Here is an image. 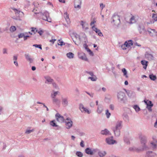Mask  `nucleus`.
I'll use <instances>...</instances> for the list:
<instances>
[{
	"label": "nucleus",
	"mask_w": 157,
	"mask_h": 157,
	"mask_svg": "<svg viewBox=\"0 0 157 157\" xmlns=\"http://www.w3.org/2000/svg\"><path fill=\"white\" fill-rule=\"evenodd\" d=\"M64 17L68 24H69L70 22V19L69 18V15L67 12L65 13L63 15Z\"/></svg>",
	"instance_id": "27"
},
{
	"label": "nucleus",
	"mask_w": 157,
	"mask_h": 157,
	"mask_svg": "<svg viewBox=\"0 0 157 157\" xmlns=\"http://www.w3.org/2000/svg\"><path fill=\"white\" fill-rule=\"evenodd\" d=\"M79 108L82 112H84L85 113H87L88 114L90 113V111L87 109L85 108L82 104H79Z\"/></svg>",
	"instance_id": "17"
},
{
	"label": "nucleus",
	"mask_w": 157,
	"mask_h": 157,
	"mask_svg": "<svg viewBox=\"0 0 157 157\" xmlns=\"http://www.w3.org/2000/svg\"><path fill=\"white\" fill-rule=\"evenodd\" d=\"M80 145L82 147H83L84 146V141L83 140H82L80 143Z\"/></svg>",
	"instance_id": "62"
},
{
	"label": "nucleus",
	"mask_w": 157,
	"mask_h": 157,
	"mask_svg": "<svg viewBox=\"0 0 157 157\" xmlns=\"http://www.w3.org/2000/svg\"><path fill=\"white\" fill-rule=\"evenodd\" d=\"M82 3L81 0H75L74 4L81 5Z\"/></svg>",
	"instance_id": "42"
},
{
	"label": "nucleus",
	"mask_w": 157,
	"mask_h": 157,
	"mask_svg": "<svg viewBox=\"0 0 157 157\" xmlns=\"http://www.w3.org/2000/svg\"><path fill=\"white\" fill-rule=\"evenodd\" d=\"M85 72L89 74L91 76H93L94 75L93 72L92 71H86Z\"/></svg>",
	"instance_id": "54"
},
{
	"label": "nucleus",
	"mask_w": 157,
	"mask_h": 157,
	"mask_svg": "<svg viewBox=\"0 0 157 157\" xmlns=\"http://www.w3.org/2000/svg\"><path fill=\"white\" fill-rule=\"evenodd\" d=\"M105 114L107 118H109L111 115V113L109 112V111L108 109H107L105 111Z\"/></svg>",
	"instance_id": "41"
},
{
	"label": "nucleus",
	"mask_w": 157,
	"mask_h": 157,
	"mask_svg": "<svg viewBox=\"0 0 157 157\" xmlns=\"http://www.w3.org/2000/svg\"><path fill=\"white\" fill-rule=\"evenodd\" d=\"M76 154L78 157H82L83 155V154L79 151H77Z\"/></svg>",
	"instance_id": "40"
},
{
	"label": "nucleus",
	"mask_w": 157,
	"mask_h": 157,
	"mask_svg": "<svg viewBox=\"0 0 157 157\" xmlns=\"http://www.w3.org/2000/svg\"><path fill=\"white\" fill-rule=\"evenodd\" d=\"M28 33H20L18 35V36L19 38H21L24 37L25 34H27Z\"/></svg>",
	"instance_id": "43"
},
{
	"label": "nucleus",
	"mask_w": 157,
	"mask_h": 157,
	"mask_svg": "<svg viewBox=\"0 0 157 157\" xmlns=\"http://www.w3.org/2000/svg\"><path fill=\"white\" fill-rule=\"evenodd\" d=\"M34 131V129H32V130H28L27 129L25 132V133L27 134H29L31 132H33Z\"/></svg>",
	"instance_id": "48"
},
{
	"label": "nucleus",
	"mask_w": 157,
	"mask_h": 157,
	"mask_svg": "<svg viewBox=\"0 0 157 157\" xmlns=\"http://www.w3.org/2000/svg\"><path fill=\"white\" fill-rule=\"evenodd\" d=\"M56 120L59 122L62 123L63 122L64 120L63 117L61 116L59 113H57L55 115Z\"/></svg>",
	"instance_id": "13"
},
{
	"label": "nucleus",
	"mask_w": 157,
	"mask_h": 157,
	"mask_svg": "<svg viewBox=\"0 0 157 157\" xmlns=\"http://www.w3.org/2000/svg\"><path fill=\"white\" fill-rule=\"evenodd\" d=\"M67 57L69 59H73L74 57V54L71 52H69L67 53L66 54Z\"/></svg>",
	"instance_id": "29"
},
{
	"label": "nucleus",
	"mask_w": 157,
	"mask_h": 157,
	"mask_svg": "<svg viewBox=\"0 0 157 157\" xmlns=\"http://www.w3.org/2000/svg\"><path fill=\"white\" fill-rule=\"evenodd\" d=\"M145 147L144 146V147H142L136 148L134 147L133 148H130L129 149L130 151L133 150L137 152H140L143 151L144 150H147L148 149L145 148Z\"/></svg>",
	"instance_id": "9"
},
{
	"label": "nucleus",
	"mask_w": 157,
	"mask_h": 157,
	"mask_svg": "<svg viewBox=\"0 0 157 157\" xmlns=\"http://www.w3.org/2000/svg\"><path fill=\"white\" fill-rule=\"evenodd\" d=\"M65 122L66 126V128L67 129H69L72 127L73 125L72 121H71L70 122H67V121H66Z\"/></svg>",
	"instance_id": "26"
},
{
	"label": "nucleus",
	"mask_w": 157,
	"mask_h": 157,
	"mask_svg": "<svg viewBox=\"0 0 157 157\" xmlns=\"http://www.w3.org/2000/svg\"><path fill=\"white\" fill-rule=\"evenodd\" d=\"M98 149H91V148L88 147L85 150V152L88 155H93L95 152L98 151Z\"/></svg>",
	"instance_id": "6"
},
{
	"label": "nucleus",
	"mask_w": 157,
	"mask_h": 157,
	"mask_svg": "<svg viewBox=\"0 0 157 157\" xmlns=\"http://www.w3.org/2000/svg\"><path fill=\"white\" fill-rule=\"evenodd\" d=\"M112 23L117 27H118L121 22L119 16L114 14L112 18Z\"/></svg>",
	"instance_id": "3"
},
{
	"label": "nucleus",
	"mask_w": 157,
	"mask_h": 157,
	"mask_svg": "<svg viewBox=\"0 0 157 157\" xmlns=\"http://www.w3.org/2000/svg\"><path fill=\"white\" fill-rule=\"evenodd\" d=\"M124 142L127 144H129L130 143L128 139L126 137H124Z\"/></svg>",
	"instance_id": "52"
},
{
	"label": "nucleus",
	"mask_w": 157,
	"mask_h": 157,
	"mask_svg": "<svg viewBox=\"0 0 157 157\" xmlns=\"http://www.w3.org/2000/svg\"><path fill=\"white\" fill-rule=\"evenodd\" d=\"M74 36L76 39H78L79 41H81V38L79 35L75 34H74Z\"/></svg>",
	"instance_id": "49"
},
{
	"label": "nucleus",
	"mask_w": 157,
	"mask_h": 157,
	"mask_svg": "<svg viewBox=\"0 0 157 157\" xmlns=\"http://www.w3.org/2000/svg\"><path fill=\"white\" fill-rule=\"evenodd\" d=\"M109 108L112 110H114V108L113 105L112 104L110 105H109Z\"/></svg>",
	"instance_id": "60"
},
{
	"label": "nucleus",
	"mask_w": 157,
	"mask_h": 157,
	"mask_svg": "<svg viewBox=\"0 0 157 157\" xmlns=\"http://www.w3.org/2000/svg\"><path fill=\"white\" fill-rule=\"evenodd\" d=\"M87 51L89 53V54L91 56H93L94 55L93 52L90 49H87Z\"/></svg>",
	"instance_id": "50"
},
{
	"label": "nucleus",
	"mask_w": 157,
	"mask_h": 157,
	"mask_svg": "<svg viewBox=\"0 0 157 157\" xmlns=\"http://www.w3.org/2000/svg\"><path fill=\"white\" fill-rule=\"evenodd\" d=\"M128 96L131 98H135L136 97V94L135 92L132 90H125Z\"/></svg>",
	"instance_id": "14"
},
{
	"label": "nucleus",
	"mask_w": 157,
	"mask_h": 157,
	"mask_svg": "<svg viewBox=\"0 0 157 157\" xmlns=\"http://www.w3.org/2000/svg\"><path fill=\"white\" fill-rule=\"evenodd\" d=\"M149 77L151 80L153 81L155 80L156 78V76L153 74L150 75H149Z\"/></svg>",
	"instance_id": "35"
},
{
	"label": "nucleus",
	"mask_w": 157,
	"mask_h": 157,
	"mask_svg": "<svg viewBox=\"0 0 157 157\" xmlns=\"http://www.w3.org/2000/svg\"><path fill=\"white\" fill-rule=\"evenodd\" d=\"M85 92L88 95H89L90 97L92 98L94 96V94L92 93H89L86 91H85Z\"/></svg>",
	"instance_id": "53"
},
{
	"label": "nucleus",
	"mask_w": 157,
	"mask_h": 157,
	"mask_svg": "<svg viewBox=\"0 0 157 157\" xmlns=\"http://www.w3.org/2000/svg\"><path fill=\"white\" fill-rule=\"evenodd\" d=\"M53 91L54 92L53 93H52L51 95V97L52 98H55L57 94L59 93V92L58 91Z\"/></svg>",
	"instance_id": "33"
},
{
	"label": "nucleus",
	"mask_w": 157,
	"mask_h": 157,
	"mask_svg": "<svg viewBox=\"0 0 157 157\" xmlns=\"http://www.w3.org/2000/svg\"><path fill=\"white\" fill-rule=\"evenodd\" d=\"M138 30L140 34L142 35L147 34V31L145 29L144 26L143 25H139L138 26Z\"/></svg>",
	"instance_id": "5"
},
{
	"label": "nucleus",
	"mask_w": 157,
	"mask_h": 157,
	"mask_svg": "<svg viewBox=\"0 0 157 157\" xmlns=\"http://www.w3.org/2000/svg\"><path fill=\"white\" fill-rule=\"evenodd\" d=\"M52 102L53 104H55L58 105L60 103V100L57 98H52Z\"/></svg>",
	"instance_id": "28"
},
{
	"label": "nucleus",
	"mask_w": 157,
	"mask_h": 157,
	"mask_svg": "<svg viewBox=\"0 0 157 157\" xmlns=\"http://www.w3.org/2000/svg\"><path fill=\"white\" fill-rule=\"evenodd\" d=\"M50 124L53 127H59V126L57 125L56 123H55V120L51 121L50 122Z\"/></svg>",
	"instance_id": "30"
},
{
	"label": "nucleus",
	"mask_w": 157,
	"mask_h": 157,
	"mask_svg": "<svg viewBox=\"0 0 157 157\" xmlns=\"http://www.w3.org/2000/svg\"><path fill=\"white\" fill-rule=\"evenodd\" d=\"M133 108L135 109L136 112H137L140 110V109L137 105H135L133 106Z\"/></svg>",
	"instance_id": "37"
},
{
	"label": "nucleus",
	"mask_w": 157,
	"mask_h": 157,
	"mask_svg": "<svg viewBox=\"0 0 157 157\" xmlns=\"http://www.w3.org/2000/svg\"><path fill=\"white\" fill-rule=\"evenodd\" d=\"M12 9L14 11V12H16V14H19L20 12V11H18V10L14 8H12Z\"/></svg>",
	"instance_id": "55"
},
{
	"label": "nucleus",
	"mask_w": 157,
	"mask_h": 157,
	"mask_svg": "<svg viewBox=\"0 0 157 157\" xmlns=\"http://www.w3.org/2000/svg\"><path fill=\"white\" fill-rule=\"evenodd\" d=\"M141 143L142 144V147H145L147 149H149L148 147L146 145L147 142V138L145 136H143L140 137Z\"/></svg>",
	"instance_id": "8"
},
{
	"label": "nucleus",
	"mask_w": 157,
	"mask_h": 157,
	"mask_svg": "<svg viewBox=\"0 0 157 157\" xmlns=\"http://www.w3.org/2000/svg\"><path fill=\"white\" fill-rule=\"evenodd\" d=\"M31 32H33L34 33V34L36 33L38 31L37 29L36 28H31Z\"/></svg>",
	"instance_id": "51"
},
{
	"label": "nucleus",
	"mask_w": 157,
	"mask_h": 157,
	"mask_svg": "<svg viewBox=\"0 0 157 157\" xmlns=\"http://www.w3.org/2000/svg\"><path fill=\"white\" fill-rule=\"evenodd\" d=\"M37 32H38L40 36H41L44 33V31L43 30H40L38 31H37Z\"/></svg>",
	"instance_id": "61"
},
{
	"label": "nucleus",
	"mask_w": 157,
	"mask_h": 157,
	"mask_svg": "<svg viewBox=\"0 0 157 157\" xmlns=\"http://www.w3.org/2000/svg\"><path fill=\"white\" fill-rule=\"evenodd\" d=\"M92 29L96 33H97L99 36H103V35L100 30L97 29V28H96L94 25L92 26Z\"/></svg>",
	"instance_id": "18"
},
{
	"label": "nucleus",
	"mask_w": 157,
	"mask_h": 157,
	"mask_svg": "<svg viewBox=\"0 0 157 157\" xmlns=\"http://www.w3.org/2000/svg\"><path fill=\"white\" fill-rule=\"evenodd\" d=\"M106 154V153L105 151H101L98 152V154L100 157H103Z\"/></svg>",
	"instance_id": "32"
},
{
	"label": "nucleus",
	"mask_w": 157,
	"mask_h": 157,
	"mask_svg": "<svg viewBox=\"0 0 157 157\" xmlns=\"http://www.w3.org/2000/svg\"><path fill=\"white\" fill-rule=\"evenodd\" d=\"M78 57L79 58L85 61L88 62V60L84 53H78Z\"/></svg>",
	"instance_id": "15"
},
{
	"label": "nucleus",
	"mask_w": 157,
	"mask_h": 157,
	"mask_svg": "<svg viewBox=\"0 0 157 157\" xmlns=\"http://www.w3.org/2000/svg\"><path fill=\"white\" fill-rule=\"evenodd\" d=\"M3 53L4 54H7V49L6 48H4L3 49Z\"/></svg>",
	"instance_id": "57"
},
{
	"label": "nucleus",
	"mask_w": 157,
	"mask_h": 157,
	"mask_svg": "<svg viewBox=\"0 0 157 157\" xmlns=\"http://www.w3.org/2000/svg\"><path fill=\"white\" fill-rule=\"evenodd\" d=\"M52 84L53 87L54 88L57 89H59L58 86H57V85L55 82H52Z\"/></svg>",
	"instance_id": "47"
},
{
	"label": "nucleus",
	"mask_w": 157,
	"mask_h": 157,
	"mask_svg": "<svg viewBox=\"0 0 157 157\" xmlns=\"http://www.w3.org/2000/svg\"><path fill=\"white\" fill-rule=\"evenodd\" d=\"M75 7V8H78L79 9L81 8V5L79 4H74Z\"/></svg>",
	"instance_id": "59"
},
{
	"label": "nucleus",
	"mask_w": 157,
	"mask_h": 157,
	"mask_svg": "<svg viewBox=\"0 0 157 157\" xmlns=\"http://www.w3.org/2000/svg\"><path fill=\"white\" fill-rule=\"evenodd\" d=\"M33 46L35 47L36 48H38L39 49L42 50V48L41 47V44H34L33 45Z\"/></svg>",
	"instance_id": "45"
},
{
	"label": "nucleus",
	"mask_w": 157,
	"mask_h": 157,
	"mask_svg": "<svg viewBox=\"0 0 157 157\" xmlns=\"http://www.w3.org/2000/svg\"><path fill=\"white\" fill-rule=\"evenodd\" d=\"M26 60L28 61L30 63H33L34 60V58L31 57V56L29 54L26 53L24 55Z\"/></svg>",
	"instance_id": "16"
},
{
	"label": "nucleus",
	"mask_w": 157,
	"mask_h": 157,
	"mask_svg": "<svg viewBox=\"0 0 157 157\" xmlns=\"http://www.w3.org/2000/svg\"><path fill=\"white\" fill-rule=\"evenodd\" d=\"M151 31L148 30L149 34L151 36H157V33L155 29H151Z\"/></svg>",
	"instance_id": "22"
},
{
	"label": "nucleus",
	"mask_w": 157,
	"mask_h": 157,
	"mask_svg": "<svg viewBox=\"0 0 157 157\" xmlns=\"http://www.w3.org/2000/svg\"><path fill=\"white\" fill-rule=\"evenodd\" d=\"M122 72L123 73L124 75H123L126 78H128V76L127 75V71L126 69L124 68L122 70Z\"/></svg>",
	"instance_id": "38"
},
{
	"label": "nucleus",
	"mask_w": 157,
	"mask_h": 157,
	"mask_svg": "<svg viewBox=\"0 0 157 157\" xmlns=\"http://www.w3.org/2000/svg\"><path fill=\"white\" fill-rule=\"evenodd\" d=\"M144 101L146 105V108L148 109L149 111L150 112H151L152 111L151 108L153 105L152 102L151 101H149L148 100H144Z\"/></svg>",
	"instance_id": "4"
},
{
	"label": "nucleus",
	"mask_w": 157,
	"mask_h": 157,
	"mask_svg": "<svg viewBox=\"0 0 157 157\" xmlns=\"http://www.w3.org/2000/svg\"><path fill=\"white\" fill-rule=\"evenodd\" d=\"M128 47V43H127V41H126L124 42V44L122 45L121 46V48L123 50H125L126 49V48H123V47Z\"/></svg>",
	"instance_id": "36"
},
{
	"label": "nucleus",
	"mask_w": 157,
	"mask_h": 157,
	"mask_svg": "<svg viewBox=\"0 0 157 157\" xmlns=\"http://www.w3.org/2000/svg\"><path fill=\"white\" fill-rule=\"evenodd\" d=\"M44 78L46 80V81L45 82V83H46L51 84L54 82L53 79L51 78L49 76H45L44 77Z\"/></svg>",
	"instance_id": "20"
},
{
	"label": "nucleus",
	"mask_w": 157,
	"mask_h": 157,
	"mask_svg": "<svg viewBox=\"0 0 157 157\" xmlns=\"http://www.w3.org/2000/svg\"><path fill=\"white\" fill-rule=\"evenodd\" d=\"M103 111V107L101 105H99L98 106L97 110V112L98 113H101Z\"/></svg>",
	"instance_id": "34"
},
{
	"label": "nucleus",
	"mask_w": 157,
	"mask_h": 157,
	"mask_svg": "<svg viewBox=\"0 0 157 157\" xmlns=\"http://www.w3.org/2000/svg\"><path fill=\"white\" fill-rule=\"evenodd\" d=\"M101 133L102 135L105 136L110 135H111L109 131L107 129H105L104 130H101Z\"/></svg>",
	"instance_id": "21"
},
{
	"label": "nucleus",
	"mask_w": 157,
	"mask_h": 157,
	"mask_svg": "<svg viewBox=\"0 0 157 157\" xmlns=\"http://www.w3.org/2000/svg\"><path fill=\"white\" fill-rule=\"evenodd\" d=\"M156 154L151 151H148L146 153L145 157H154Z\"/></svg>",
	"instance_id": "19"
},
{
	"label": "nucleus",
	"mask_w": 157,
	"mask_h": 157,
	"mask_svg": "<svg viewBox=\"0 0 157 157\" xmlns=\"http://www.w3.org/2000/svg\"><path fill=\"white\" fill-rule=\"evenodd\" d=\"M43 14H44L45 16V17H42V19L43 20H45L49 22H52L51 19L49 17V13L47 11H45V13H44Z\"/></svg>",
	"instance_id": "10"
},
{
	"label": "nucleus",
	"mask_w": 157,
	"mask_h": 157,
	"mask_svg": "<svg viewBox=\"0 0 157 157\" xmlns=\"http://www.w3.org/2000/svg\"><path fill=\"white\" fill-rule=\"evenodd\" d=\"M152 18L154 21H151V23L152 24L154 23V21H157V14L153 13L152 14Z\"/></svg>",
	"instance_id": "31"
},
{
	"label": "nucleus",
	"mask_w": 157,
	"mask_h": 157,
	"mask_svg": "<svg viewBox=\"0 0 157 157\" xmlns=\"http://www.w3.org/2000/svg\"><path fill=\"white\" fill-rule=\"evenodd\" d=\"M83 46L85 48V49L86 50V51L87 50V49H89L88 47V45L86 44H83Z\"/></svg>",
	"instance_id": "63"
},
{
	"label": "nucleus",
	"mask_w": 157,
	"mask_h": 157,
	"mask_svg": "<svg viewBox=\"0 0 157 157\" xmlns=\"http://www.w3.org/2000/svg\"><path fill=\"white\" fill-rule=\"evenodd\" d=\"M122 122L121 121H118L116 124L115 127L112 128L115 135L116 136H119L120 134V130L122 128Z\"/></svg>",
	"instance_id": "1"
},
{
	"label": "nucleus",
	"mask_w": 157,
	"mask_h": 157,
	"mask_svg": "<svg viewBox=\"0 0 157 157\" xmlns=\"http://www.w3.org/2000/svg\"><path fill=\"white\" fill-rule=\"evenodd\" d=\"M118 100L120 102L125 103L126 100V97L125 94L123 92H120L117 94Z\"/></svg>",
	"instance_id": "2"
},
{
	"label": "nucleus",
	"mask_w": 157,
	"mask_h": 157,
	"mask_svg": "<svg viewBox=\"0 0 157 157\" xmlns=\"http://www.w3.org/2000/svg\"><path fill=\"white\" fill-rule=\"evenodd\" d=\"M113 136L107 138L105 139L106 143L108 144H113L114 143H116L117 142L115 140H113Z\"/></svg>",
	"instance_id": "12"
},
{
	"label": "nucleus",
	"mask_w": 157,
	"mask_h": 157,
	"mask_svg": "<svg viewBox=\"0 0 157 157\" xmlns=\"http://www.w3.org/2000/svg\"><path fill=\"white\" fill-rule=\"evenodd\" d=\"M145 57L149 60H151L153 58V56L151 54L148 53L147 52H146L145 54Z\"/></svg>",
	"instance_id": "23"
},
{
	"label": "nucleus",
	"mask_w": 157,
	"mask_h": 157,
	"mask_svg": "<svg viewBox=\"0 0 157 157\" xmlns=\"http://www.w3.org/2000/svg\"><path fill=\"white\" fill-rule=\"evenodd\" d=\"M148 62L145 60H142L141 61V64L143 66V68L144 69H146L147 66L148 65Z\"/></svg>",
	"instance_id": "25"
},
{
	"label": "nucleus",
	"mask_w": 157,
	"mask_h": 157,
	"mask_svg": "<svg viewBox=\"0 0 157 157\" xmlns=\"http://www.w3.org/2000/svg\"><path fill=\"white\" fill-rule=\"evenodd\" d=\"M128 44V47H131L133 44V42L132 40H129L127 41Z\"/></svg>",
	"instance_id": "44"
},
{
	"label": "nucleus",
	"mask_w": 157,
	"mask_h": 157,
	"mask_svg": "<svg viewBox=\"0 0 157 157\" xmlns=\"http://www.w3.org/2000/svg\"><path fill=\"white\" fill-rule=\"evenodd\" d=\"M122 117L123 120L126 122H128L129 121V117L126 113H124L122 115Z\"/></svg>",
	"instance_id": "24"
},
{
	"label": "nucleus",
	"mask_w": 157,
	"mask_h": 157,
	"mask_svg": "<svg viewBox=\"0 0 157 157\" xmlns=\"http://www.w3.org/2000/svg\"><path fill=\"white\" fill-rule=\"evenodd\" d=\"M96 22V21L95 20V19H94V20L93 21H92L90 24V25L92 26Z\"/></svg>",
	"instance_id": "64"
},
{
	"label": "nucleus",
	"mask_w": 157,
	"mask_h": 157,
	"mask_svg": "<svg viewBox=\"0 0 157 157\" xmlns=\"http://www.w3.org/2000/svg\"><path fill=\"white\" fill-rule=\"evenodd\" d=\"M153 141L151 143V146L153 150H155L157 147V140L154 137H152Z\"/></svg>",
	"instance_id": "11"
},
{
	"label": "nucleus",
	"mask_w": 157,
	"mask_h": 157,
	"mask_svg": "<svg viewBox=\"0 0 157 157\" xmlns=\"http://www.w3.org/2000/svg\"><path fill=\"white\" fill-rule=\"evenodd\" d=\"M18 58V55H14L13 56V60L14 61H17Z\"/></svg>",
	"instance_id": "56"
},
{
	"label": "nucleus",
	"mask_w": 157,
	"mask_h": 157,
	"mask_svg": "<svg viewBox=\"0 0 157 157\" xmlns=\"http://www.w3.org/2000/svg\"><path fill=\"white\" fill-rule=\"evenodd\" d=\"M58 41H60V40H58ZM58 44V45H60L61 46H62L63 45H64L65 44L63 42V41H59V43Z\"/></svg>",
	"instance_id": "58"
},
{
	"label": "nucleus",
	"mask_w": 157,
	"mask_h": 157,
	"mask_svg": "<svg viewBox=\"0 0 157 157\" xmlns=\"http://www.w3.org/2000/svg\"><path fill=\"white\" fill-rule=\"evenodd\" d=\"M16 29V27L14 26H12L10 28V30L11 32L15 31Z\"/></svg>",
	"instance_id": "46"
},
{
	"label": "nucleus",
	"mask_w": 157,
	"mask_h": 157,
	"mask_svg": "<svg viewBox=\"0 0 157 157\" xmlns=\"http://www.w3.org/2000/svg\"><path fill=\"white\" fill-rule=\"evenodd\" d=\"M61 103L63 106L66 107L69 104V98L68 97H61Z\"/></svg>",
	"instance_id": "7"
},
{
	"label": "nucleus",
	"mask_w": 157,
	"mask_h": 157,
	"mask_svg": "<svg viewBox=\"0 0 157 157\" xmlns=\"http://www.w3.org/2000/svg\"><path fill=\"white\" fill-rule=\"evenodd\" d=\"M88 79H90V80L93 81H95L97 80V78L96 76L94 75L93 76L91 77H89L88 78Z\"/></svg>",
	"instance_id": "39"
}]
</instances>
